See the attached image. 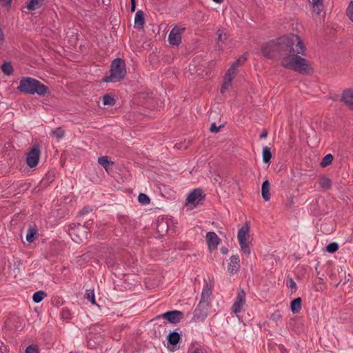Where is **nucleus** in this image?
I'll list each match as a JSON object with an SVG mask.
<instances>
[{
    "instance_id": "nucleus-1",
    "label": "nucleus",
    "mask_w": 353,
    "mask_h": 353,
    "mask_svg": "<svg viewBox=\"0 0 353 353\" xmlns=\"http://www.w3.org/2000/svg\"><path fill=\"white\" fill-rule=\"evenodd\" d=\"M305 50L303 41L296 34L283 36L266 43V58L279 59L283 68L301 74L313 72L308 61L300 56L305 55Z\"/></svg>"
},
{
    "instance_id": "nucleus-2",
    "label": "nucleus",
    "mask_w": 353,
    "mask_h": 353,
    "mask_svg": "<svg viewBox=\"0 0 353 353\" xmlns=\"http://www.w3.org/2000/svg\"><path fill=\"white\" fill-rule=\"evenodd\" d=\"M17 90L19 92L32 95L37 94L44 96L46 94L50 93V88L47 85L30 77H21Z\"/></svg>"
},
{
    "instance_id": "nucleus-3",
    "label": "nucleus",
    "mask_w": 353,
    "mask_h": 353,
    "mask_svg": "<svg viewBox=\"0 0 353 353\" xmlns=\"http://www.w3.org/2000/svg\"><path fill=\"white\" fill-rule=\"evenodd\" d=\"M126 74L125 61L121 58H116L112 61L109 73L105 75L103 81L116 83L123 79Z\"/></svg>"
},
{
    "instance_id": "nucleus-4",
    "label": "nucleus",
    "mask_w": 353,
    "mask_h": 353,
    "mask_svg": "<svg viewBox=\"0 0 353 353\" xmlns=\"http://www.w3.org/2000/svg\"><path fill=\"white\" fill-rule=\"evenodd\" d=\"M250 225L246 222L239 230L237 234L238 241L241 247V251L246 255L249 256L250 254V243L248 241L249 236Z\"/></svg>"
},
{
    "instance_id": "nucleus-5",
    "label": "nucleus",
    "mask_w": 353,
    "mask_h": 353,
    "mask_svg": "<svg viewBox=\"0 0 353 353\" xmlns=\"http://www.w3.org/2000/svg\"><path fill=\"white\" fill-rule=\"evenodd\" d=\"M210 302L199 301L196 307L192 321L195 322H203L208 316Z\"/></svg>"
},
{
    "instance_id": "nucleus-6",
    "label": "nucleus",
    "mask_w": 353,
    "mask_h": 353,
    "mask_svg": "<svg viewBox=\"0 0 353 353\" xmlns=\"http://www.w3.org/2000/svg\"><path fill=\"white\" fill-rule=\"evenodd\" d=\"M184 314L179 310H170L157 316L153 321L163 319L172 324L179 323L183 318Z\"/></svg>"
},
{
    "instance_id": "nucleus-7",
    "label": "nucleus",
    "mask_w": 353,
    "mask_h": 353,
    "mask_svg": "<svg viewBox=\"0 0 353 353\" xmlns=\"http://www.w3.org/2000/svg\"><path fill=\"white\" fill-rule=\"evenodd\" d=\"M40 145L39 144L35 143L27 154L26 157V163L30 168H32L37 165L40 158Z\"/></svg>"
},
{
    "instance_id": "nucleus-8",
    "label": "nucleus",
    "mask_w": 353,
    "mask_h": 353,
    "mask_svg": "<svg viewBox=\"0 0 353 353\" xmlns=\"http://www.w3.org/2000/svg\"><path fill=\"white\" fill-rule=\"evenodd\" d=\"M185 28H179L175 26L168 35V41L172 46H178L181 42V35L185 32Z\"/></svg>"
},
{
    "instance_id": "nucleus-9",
    "label": "nucleus",
    "mask_w": 353,
    "mask_h": 353,
    "mask_svg": "<svg viewBox=\"0 0 353 353\" xmlns=\"http://www.w3.org/2000/svg\"><path fill=\"white\" fill-rule=\"evenodd\" d=\"M205 194L202 189H194L187 197V203L192 204L194 207L201 204V201L204 200Z\"/></svg>"
},
{
    "instance_id": "nucleus-10",
    "label": "nucleus",
    "mask_w": 353,
    "mask_h": 353,
    "mask_svg": "<svg viewBox=\"0 0 353 353\" xmlns=\"http://www.w3.org/2000/svg\"><path fill=\"white\" fill-rule=\"evenodd\" d=\"M245 303V291L239 288L238 294L236 297L235 301L232 305V311L234 313L237 314L242 310L243 305Z\"/></svg>"
},
{
    "instance_id": "nucleus-11",
    "label": "nucleus",
    "mask_w": 353,
    "mask_h": 353,
    "mask_svg": "<svg viewBox=\"0 0 353 353\" xmlns=\"http://www.w3.org/2000/svg\"><path fill=\"white\" fill-rule=\"evenodd\" d=\"M206 241L208 248L210 251L214 250L217 248L221 239L214 232H208L206 234Z\"/></svg>"
},
{
    "instance_id": "nucleus-12",
    "label": "nucleus",
    "mask_w": 353,
    "mask_h": 353,
    "mask_svg": "<svg viewBox=\"0 0 353 353\" xmlns=\"http://www.w3.org/2000/svg\"><path fill=\"white\" fill-rule=\"evenodd\" d=\"M343 101L350 110H353V89L348 88L343 90L341 95Z\"/></svg>"
},
{
    "instance_id": "nucleus-13",
    "label": "nucleus",
    "mask_w": 353,
    "mask_h": 353,
    "mask_svg": "<svg viewBox=\"0 0 353 353\" xmlns=\"http://www.w3.org/2000/svg\"><path fill=\"white\" fill-rule=\"evenodd\" d=\"M240 260L238 255H232L230 257V262L228 265V272L233 274L240 269Z\"/></svg>"
},
{
    "instance_id": "nucleus-14",
    "label": "nucleus",
    "mask_w": 353,
    "mask_h": 353,
    "mask_svg": "<svg viewBox=\"0 0 353 353\" xmlns=\"http://www.w3.org/2000/svg\"><path fill=\"white\" fill-rule=\"evenodd\" d=\"M205 346L203 343L197 341L192 342L188 350V353H205Z\"/></svg>"
},
{
    "instance_id": "nucleus-15",
    "label": "nucleus",
    "mask_w": 353,
    "mask_h": 353,
    "mask_svg": "<svg viewBox=\"0 0 353 353\" xmlns=\"http://www.w3.org/2000/svg\"><path fill=\"white\" fill-rule=\"evenodd\" d=\"M17 320L18 318L14 316L8 319L4 323L5 328L7 330H21L22 329V326L21 325H18L14 324Z\"/></svg>"
},
{
    "instance_id": "nucleus-16",
    "label": "nucleus",
    "mask_w": 353,
    "mask_h": 353,
    "mask_svg": "<svg viewBox=\"0 0 353 353\" xmlns=\"http://www.w3.org/2000/svg\"><path fill=\"white\" fill-rule=\"evenodd\" d=\"M145 23L144 13L142 10H139L135 14L134 28L136 29L143 28Z\"/></svg>"
},
{
    "instance_id": "nucleus-17",
    "label": "nucleus",
    "mask_w": 353,
    "mask_h": 353,
    "mask_svg": "<svg viewBox=\"0 0 353 353\" xmlns=\"http://www.w3.org/2000/svg\"><path fill=\"white\" fill-rule=\"evenodd\" d=\"M46 0H28L26 8L28 10H35L41 8Z\"/></svg>"
},
{
    "instance_id": "nucleus-18",
    "label": "nucleus",
    "mask_w": 353,
    "mask_h": 353,
    "mask_svg": "<svg viewBox=\"0 0 353 353\" xmlns=\"http://www.w3.org/2000/svg\"><path fill=\"white\" fill-rule=\"evenodd\" d=\"M181 334L176 331L170 332L168 336V343L171 345H176L181 341Z\"/></svg>"
},
{
    "instance_id": "nucleus-19",
    "label": "nucleus",
    "mask_w": 353,
    "mask_h": 353,
    "mask_svg": "<svg viewBox=\"0 0 353 353\" xmlns=\"http://www.w3.org/2000/svg\"><path fill=\"white\" fill-rule=\"evenodd\" d=\"M302 299L301 297H297L293 299L290 303V310L294 314H297L301 310Z\"/></svg>"
},
{
    "instance_id": "nucleus-20",
    "label": "nucleus",
    "mask_w": 353,
    "mask_h": 353,
    "mask_svg": "<svg viewBox=\"0 0 353 353\" xmlns=\"http://www.w3.org/2000/svg\"><path fill=\"white\" fill-rule=\"evenodd\" d=\"M312 3L313 5V12L317 15H320L325 8L323 0H312Z\"/></svg>"
},
{
    "instance_id": "nucleus-21",
    "label": "nucleus",
    "mask_w": 353,
    "mask_h": 353,
    "mask_svg": "<svg viewBox=\"0 0 353 353\" xmlns=\"http://www.w3.org/2000/svg\"><path fill=\"white\" fill-rule=\"evenodd\" d=\"M216 34L218 36L219 43H223L228 39V35L225 33H223L220 29L216 31ZM216 49L218 50H223V47L220 43H218L216 46Z\"/></svg>"
},
{
    "instance_id": "nucleus-22",
    "label": "nucleus",
    "mask_w": 353,
    "mask_h": 353,
    "mask_svg": "<svg viewBox=\"0 0 353 353\" xmlns=\"http://www.w3.org/2000/svg\"><path fill=\"white\" fill-rule=\"evenodd\" d=\"M2 72L8 76L12 74L13 73V67L10 62L5 61L1 65Z\"/></svg>"
},
{
    "instance_id": "nucleus-23",
    "label": "nucleus",
    "mask_w": 353,
    "mask_h": 353,
    "mask_svg": "<svg viewBox=\"0 0 353 353\" xmlns=\"http://www.w3.org/2000/svg\"><path fill=\"white\" fill-rule=\"evenodd\" d=\"M320 185L322 188L325 190H330L332 187V180L326 176H323L321 178L319 181Z\"/></svg>"
},
{
    "instance_id": "nucleus-24",
    "label": "nucleus",
    "mask_w": 353,
    "mask_h": 353,
    "mask_svg": "<svg viewBox=\"0 0 353 353\" xmlns=\"http://www.w3.org/2000/svg\"><path fill=\"white\" fill-rule=\"evenodd\" d=\"M47 296V294L43 291L39 290L33 294L32 296V300L34 303H40L46 296Z\"/></svg>"
},
{
    "instance_id": "nucleus-25",
    "label": "nucleus",
    "mask_w": 353,
    "mask_h": 353,
    "mask_svg": "<svg viewBox=\"0 0 353 353\" xmlns=\"http://www.w3.org/2000/svg\"><path fill=\"white\" fill-rule=\"evenodd\" d=\"M333 159V155L332 154H327L323 158L320 165L322 168H325L332 163Z\"/></svg>"
},
{
    "instance_id": "nucleus-26",
    "label": "nucleus",
    "mask_w": 353,
    "mask_h": 353,
    "mask_svg": "<svg viewBox=\"0 0 353 353\" xmlns=\"http://www.w3.org/2000/svg\"><path fill=\"white\" fill-rule=\"evenodd\" d=\"M98 163L103 167V168L108 171V168L109 165H113L112 161H110L107 157H100L98 158Z\"/></svg>"
},
{
    "instance_id": "nucleus-27",
    "label": "nucleus",
    "mask_w": 353,
    "mask_h": 353,
    "mask_svg": "<svg viewBox=\"0 0 353 353\" xmlns=\"http://www.w3.org/2000/svg\"><path fill=\"white\" fill-rule=\"evenodd\" d=\"M37 229L34 228H30L28 230L26 234V240L29 243H32L34 241L36 234H37Z\"/></svg>"
},
{
    "instance_id": "nucleus-28",
    "label": "nucleus",
    "mask_w": 353,
    "mask_h": 353,
    "mask_svg": "<svg viewBox=\"0 0 353 353\" xmlns=\"http://www.w3.org/2000/svg\"><path fill=\"white\" fill-rule=\"evenodd\" d=\"M116 103L115 99L109 94H105L103 96V104L104 105L113 106Z\"/></svg>"
},
{
    "instance_id": "nucleus-29",
    "label": "nucleus",
    "mask_w": 353,
    "mask_h": 353,
    "mask_svg": "<svg viewBox=\"0 0 353 353\" xmlns=\"http://www.w3.org/2000/svg\"><path fill=\"white\" fill-rule=\"evenodd\" d=\"M247 57L245 54L240 56L236 61H234L232 65L237 70V68L242 65L247 60Z\"/></svg>"
},
{
    "instance_id": "nucleus-30",
    "label": "nucleus",
    "mask_w": 353,
    "mask_h": 353,
    "mask_svg": "<svg viewBox=\"0 0 353 353\" xmlns=\"http://www.w3.org/2000/svg\"><path fill=\"white\" fill-rule=\"evenodd\" d=\"M139 202L143 205H147L149 204L150 202V199L149 196L144 194V193H140L138 196Z\"/></svg>"
},
{
    "instance_id": "nucleus-31",
    "label": "nucleus",
    "mask_w": 353,
    "mask_h": 353,
    "mask_svg": "<svg viewBox=\"0 0 353 353\" xmlns=\"http://www.w3.org/2000/svg\"><path fill=\"white\" fill-rule=\"evenodd\" d=\"M325 250L329 253H335L339 250V245L336 242L330 243L326 246Z\"/></svg>"
},
{
    "instance_id": "nucleus-32",
    "label": "nucleus",
    "mask_w": 353,
    "mask_h": 353,
    "mask_svg": "<svg viewBox=\"0 0 353 353\" xmlns=\"http://www.w3.org/2000/svg\"><path fill=\"white\" fill-rule=\"evenodd\" d=\"M71 312L69 309L63 307L61 312V317L63 320H69L71 319Z\"/></svg>"
},
{
    "instance_id": "nucleus-33",
    "label": "nucleus",
    "mask_w": 353,
    "mask_h": 353,
    "mask_svg": "<svg viewBox=\"0 0 353 353\" xmlns=\"http://www.w3.org/2000/svg\"><path fill=\"white\" fill-rule=\"evenodd\" d=\"M86 299L90 301L92 305L96 304L94 294L93 290H87L85 293Z\"/></svg>"
},
{
    "instance_id": "nucleus-34",
    "label": "nucleus",
    "mask_w": 353,
    "mask_h": 353,
    "mask_svg": "<svg viewBox=\"0 0 353 353\" xmlns=\"http://www.w3.org/2000/svg\"><path fill=\"white\" fill-rule=\"evenodd\" d=\"M51 134L59 139L63 137L65 132L61 129V128H57L55 130H52Z\"/></svg>"
},
{
    "instance_id": "nucleus-35",
    "label": "nucleus",
    "mask_w": 353,
    "mask_h": 353,
    "mask_svg": "<svg viewBox=\"0 0 353 353\" xmlns=\"http://www.w3.org/2000/svg\"><path fill=\"white\" fill-rule=\"evenodd\" d=\"M212 294V291L203 290L200 301L210 302L209 299Z\"/></svg>"
},
{
    "instance_id": "nucleus-36",
    "label": "nucleus",
    "mask_w": 353,
    "mask_h": 353,
    "mask_svg": "<svg viewBox=\"0 0 353 353\" xmlns=\"http://www.w3.org/2000/svg\"><path fill=\"white\" fill-rule=\"evenodd\" d=\"M346 14L351 21L353 22V1H351L349 3L346 9Z\"/></svg>"
},
{
    "instance_id": "nucleus-37",
    "label": "nucleus",
    "mask_w": 353,
    "mask_h": 353,
    "mask_svg": "<svg viewBox=\"0 0 353 353\" xmlns=\"http://www.w3.org/2000/svg\"><path fill=\"white\" fill-rule=\"evenodd\" d=\"M25 353H39V349L36 345H30L26 347Z\"/></svg>"
},
{
    "instance_id": "nucleus-38",
    "label": "nucleus",
    "mask_w": 353,
    "mask_h": 353,
    "mask_svg": "<svg viewBox=\"0 0 353 353\" xmlns=\"http://www.w3.org/2000/svg\"><path fill=\"white\" fill-rule=\"evenodd\" d=\"M233 78L234 77L232 76V74H230V72H225L223 78V83L231 85V83L233 80Z\"/></svg>"
},
{
    "instance_id": "nucleus-39",
    "label": "nucleus",
    "mask_w": 353,
    "mask_h": 353,
    "mask_svg": "<svg viewBox=\"0 0 353 353\" xmlns=\"http://www.w3.org/2000/svg\"><path fill=\"white\" fill-rule=\"evenodd\" d=\"M223 127H224L223 124H221L217 127L215 123H212L210 128V131L213 133H216L220 130L221 128H222Z\"/></svg>"
},
{
    "instance_id": "nucleus-40",
    "label": "nucleus",
    "mask_w": 353,
    "mask_h": 353,
    "mask_svg": "<svg viewBox=\"0 0 353 353\" xmlns=\"http://www.w3.org/2000/svg\"><path fill=\"white\" fill-rule=\"evenodd\" d=\"M282 316L279 311H276L274 313L272 314L270 316V319L272 320L274 322H277L279 320L281 319Z\"/></svg>"
},
{
    "instance_id": "nucleus-41",
    "label": "nucleus",
    "mask_w": 353,
    "mask_h": 353,
    "mask_svg": "<svg viewBox=\"0 0 353 353\" xmlns=\"http://www.w3.org/2000/svg\"><path fill=\"white\" fill-rule=\"evenodd\" d=\"M204 282L205 284L203 285V290L212 291L214 286L213 282L211 280H210L208 282L206 280H205Z\"/></svg>"
},
{
    "instance_id": "nucleus-42",
    "label": "nucleus",
    "mask_w": 353,
    "mask_h": 353,
    "mask_svg": "<svg viewBox=\"0 0 353 353\" xmlns=\"http://www.w3.org/2000/svg\"><path fill=\"white\" fill-rule=\"evenodd\" d=\"M286 285L288 288H292V289H296V282L292 279L290 278L286 281Z\"/></svg>"
},
{
    "instance_id": "nucleus-43",
    "label": "nucleus",
    "mask_w": 353,
    "mask_h": 353,
    "mask_svg": "<svg viewBox=\"0 0 353 353\" xmlns=\"http://www.w3.org/2000/svg\"><path fill=\"white\" fill-rule=\"evenodd\" d=\"M272 158V152L270 150V148L268 147H266V164L270 163V159Z\"/></svg>"
},
{
    "instance_id": "nucleus-44",
    "label": "nucleus",
    "mask_w": 353,
    "mask_h": 353,
    "mask_svg": "<svg viewBox=\"0 0 353 353\" xmlns=\"http://www.w3.org/2000/svg\"><path fill=\"white\" fill-rule=\"evenodd\" d=\"M105 263L108 267H113L114 265V260L112 257L108 256L105 259Z\"/></svg>"
},
{
    "instance_id": "nucleus-45",
    "label": "nucleus",
    "mask_w": 353,
    "mask_h": 353,
    "mask_svg": "<svg viewBox=\"0 0 353 353\" xmlns=\"http://www.w3.org/2000/svg\"><path fill=\"white\" fill-rule=\"evenodd\" d=\"M0 352L1 353H7L8 352V350L7 346L3 344V342L0 341Z\"/></svg>"
},
{
    "instance_id": "nucleus-46",
    "label": "nucleus",
    "mask_w": 353,
    "mask_h": 353,
    "mask_svg": "<svg viewBox=\"0 0 353 353\" xmlns=\"http://www.w3.org/2000/svg\"><path fill=\"white\" fill-rule=\"evenodd\" d=\"M270 183L268 180H266V201H269L270 199Z\"/></svg>"
},
{
    "instance_id": "nucleus-47",
    "label": "nucleus",
    "mask_w": 353,
    "mask_h": 353,
    "mask_svg": "<svg viewBox=\"0 0 353 353\" xmlns=\"http://www.w3.org/2000/svg\"><path fill=\"white\" fill-rule=\"evenodd\" d=\"M230 86V85L223 82L222 86L220 90L221 93H224L229 88Z\"/></svg>"
},
{
    "instance_id": "nucleus-48",
    "label": "nucleus",
    "mask_w": 353,
    "mask_h": 353,
    "mask_svg": "<svg viewBox=\"0 0 353 353\" xmlns=\"http://www.w3.org/2000/svg\"><path fill=\"white\" fill-rule=\"evenodd\" d=\"M91 211V209L89 208V207H85L83 208L80 212H79V215H83L85 214H87L89 212Z\"/></svg>"
},
{
    "instance_id": "nucleus-49",
    "label": "nucleus",
    "mask_w": 353,
    "mask_h": 353,
    "mask_svg": "<svg viewBox=\"0 0 353 353\" xmlns=\"http://www.w3.org/2000/svg\"><path fill=\"white\" fill-rule=\"evenodd\" d=\"M236 69L232 65L226 72H230V74L234 77V75L236 74Z\"/></svg>"
},
{
    "instance_id": "nucleus-50",
    "label": "nucleus",
    "mask_w": 353,
    "mask_h": 353,
    "mask_svg": "<svg viewBox=\"0 0 353 353\" xmlns=\"http://www.w3.org/2000/svg\"><path fill=\"white\" fill-rule=\"evenodd\" d=\"M136 9V0H130V10L134 12Z\"/></svg>"
},
{
    "instance_id": "nucleus-51",
    "label": "nucleus",
    "mask_w": 353,
    "mask_h": 353,
    "mask_svg": "<svg viewBox=\"0 0 353 353\" xmlns=\"http://www.w3.org/2000/svg\"><path fill=\"white\" fill-rule=\"evenodd\" d=\"M12 0H0L1 5L2 6H8L11 3Z\"/></svg>"
},
{
    "instance_id": "nucleus-52",
    "label": "nucleus",
    "mask_w": 353,
    "mask_h": 353,
    "mask_svg": "<svg viewBox=\"0 0 353 353\" xmlns=\"http://www.w3.org/2000/svg\"><path fill=\"white\" fill-rule=\"evenodd\" d=\"M265 181H264L261 184V196H262L263 199H265Z\"/></svg>"
},
{
    "instance_id": "nucleus-53",
    "label": "nucleus",
    "mask_w": 353,
    "mask_h": 353,
    "mask_svg": "<svg viewBox=\"0 0 353 353\" xmlns=\"http://www.w3.org/2000/svg\"><path fill=\"white\" fill-rule=\"evenodd\" d=\"M220 250L223 254H226L228 252V249L226 247L221 248Z\"/></svg>"
},
{
    "instance_id": "nucleus-54",
    "label": "nucleus",
    "mask_w": 353,
    "mask_h": 353,
    "mask_svg": "<svg viewBox=\"0 0 353 353\" xmlns=\"http://www.w3.org/2000/svg\"><path fill=\"white\" fill-rule=\"evenodd\" d=\"M102 2L105 6H108L110 5L111 0H102Z\"/></svg>"
},
{
    "instance_id": "nucleus-55",
    "label": "nucleus",
    "mask_w": 353,
    "mask_h": 353,
    "mask_svg": "<svg viewBox=\"0 0 353 353\" xmlns=\"http://www.w3.org/2000/svg\"><path fill=\"white\" fill-rule=\"evenodd\" d=\"M261 152H262V158H263V161L265 162V146H263V147L262 148Z\"/></svg>"
},
{
    "instance_id": "nucleus-56",
    "label": "nucleus",
    "mask_w": 353,
    "mask_h": 353,
    "mask_svg": "<svg viewBox=\"0 0 353 353\" xmlns=\"http://www.w3.org/2000/svg\"><path fill=\"white\" fill-rule=\"evenodd\" d=\"M260 50H261V54L265 56V46L262 45L261 46Z\"/></svg>"
},
{
    "instance_id": "nucleus-57",
    "label": "nucleus",
    "mask_w": 353,
    "mask_h": 353,
    "mask_svg": "<svg viewBox=\"0 0 353 353\" xmlns=\"http://www.w3.org/2000/svg\"><path fill=\"white\" fill-rule=\"evenodd\" d=\"M259 138L261 139H263L265 138V129H263L262 130V132H261L260 134V136H259Z\"/></svg>"
},
{
    "instance_id": "nucleus-58",
    "label": "nucleus",
    "mask_w": 353,
    "mask_h": 353,
    "mask_svg": "<svg viewBox=\"0 0 353 353\" xmlns=\"http://www.w3.org/2000/svg\"><path fill=\"white\" fill-rule=\"evenodd\" d=\"M215 3H221L223 2V0H213Z\"/></svg>"
},
{
    "instance_id": "nucleus-59",
    "label": "nucleus",
    "mask_w": 353,
    "mask_h": 353,
    "mask_svg": "<svg viewBox=\"0 0 353 353\" xmlns=\"http://www.w3.org/2000/svg\"><path fill=\"white\" fill-rule=\"evenodd\" d=\"M214 181L219 182V184H221V182H219V180L216 177L214 178Z\"/></svg>"
},
{
    "instance_id": "nucleus-60",
    "label": "nucleus",
    "mask_w": 353,
    "mask_h": 353,
    "mask_svg": "<svg viewBox=\"0 0 353 353\" xmlns=\"http://www.w3.org/2000/svg\"><path fill=\"white\" fill-rule=\"evenodd\" d=\"M163 325L165 326V325L167 324V322H166V321H163Z\"/></svg>"
},
{
    "instance_id": "nucleus-61",
    "label": "nucleus",
    "mask_w": 353,
    "mask_h": 353,
    "mask_svg": "<svg viewBox=\"0 0 353 353\" xmlns=\"http://www.w3.org/2000/svg\"><path fill=\"white\" fill-rule=\"evenodd\" d=\"M85 225L86 226V228H88V223H86V224H85Z\"/></svg>"
},
{
    "instance_id": "nucleus-62",
    "label": "nucleus",
    "mask_w": 353,
    "mask_h": 353,
    "mask_svg": "<svg viewBox=\"0 0 353 353\" xmlns=\"http://www.w3.org/2000/svg\"><path fill=\"white\" fill-rule=\"evenodd\" d=\"M14 265H18V263H14Z\"/></svg>"
},
{
    "instance_id": "nucleus-63",
    "label": "nucleus",
    "mask_w": 353,
    "mask_h": 353,
    "mask_svg": "<svg viewBox=\"0 0 353 353\" xmlns=\"http://www.w3.org/2000/svg\"><path fill=\"white\" fill-rule=\"evenodd\" d=\"M14 265H18V263H14Z\"/></svg>"
},
{
    "instance_id": "nucleus-64",
    "label": "nucleus",
    "mask_w": 353,
    "mask_h": 353,
    "mask_svg": "<svg viewBox=\"0 0 353 353\" xmlns=\"http://www.w3.org/2000/svg\"><path fill=\"white\" fill-rule=\"evenodd\" d=\"M14 265H18V263H14Z\"/></svg>"
}]
</instances>
